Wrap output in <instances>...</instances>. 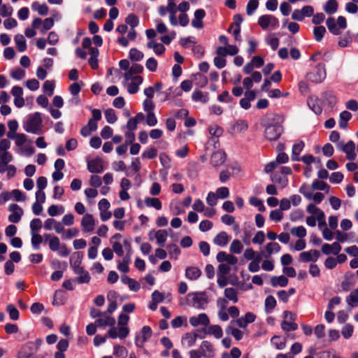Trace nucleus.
Segmentation results:
<instances>
[{
  "mask_svg": "<svg viewBox=\"0 0 358 358\" xmlns=\"http://www.w3.org/2000/svg\"><path fill=\"white\" fill-rule=\"evenodd\" d=\"M281 328L285 331H291L297 329L298 325L294 322L283 320L281 323Z\"/></svg>",
  "mask_w": 358,
  "mask_h": 358,
  "instance_id": "obj_58",
  "label": "nucleus"
},
{
  "mask_svg": "<svg viewBox=\"0 0 358 358\" xmlns=\"http://www.w3.org/2000/svg\"><path fill=\"white\" fill-rule=\"evenodd\" d=\"M206 334L213 335L216 339H220L223 336V331L220 325L210 324L207 326Z\"/></svg>",
  "mask_w": 358,
  "mask_h": 358,
  "instance_id": "obj_25",
  "label": "nucleus"
},
{
  "mask_svg": "<svg viewBox=\"0 0 358 358\" xmlns=\"http://www.w3.org/2000/svg\"><path fill=\"white\" fill-rule=\"evenodd\" d=\"M256 317V315L253 313L247 312L244 316L238 318L236 320V323L240 328L244 329L247 327L248 324L255 322Z\"/></svg>",
  "mask_w": 358,
  "mask_h": 358,
  "instance_id": "obj_17",
  "label": "nucleus"
},
{
  "mask_svg": "<svg viewBox=\"0 0 358 358\" xmlns=\"http://www.w3.org/2000/svg\"><path fill=\"white\" fill-rule=\"evenodd\" d=\"M168 237L167 231L164 229H159L155 233V238L157 241V245L164 246Z\"/></svg>",
  "mask_w": 358,
  "mask_h": 358,
  "instance_id": "obj_35",
  "label": "nucleus"
},
{
  "mask_svg": "<svg viewBox=\"0 0 358 358\" xmlns=\"http://www.w3.org/2000/svg\"><path fill=\"white\" fill-rule=\"evenodd\" d=\"M55 83L54 80H46L43 85V92L48 96H51L55 90Z\"/></svg>",
  "mask_w": 358,
  "mask_h": 358,
  "instance_id": "obj_43",
  "label": "nucleus"
},
{
  "mask_svg": "<svg viewBox=\"0 0 358 358\" xmlns=\"http://www.w3.org/2000/svg\"><path fill=\"white\" fill-rule=\"evenodd\" d=\"M346 301L351 307H355L358 305V289H355L350 293Z\"/></svg>",
  "mask_w": 358,
  "mask_h": 358,
  "instance_id": "obj_51",
  "label": "nucleus"
},
{
  "mask_svg": "<svg viewBox=\"0 0 358 358\" xmlns=\"http://www.w3.org/2000/svg\"><path fill=\"white\" fill-rule=\"evenodd\" d=\"M31 9L36 11L41 15H45L48 12V7L45 3H40L38 1H34L31 4Z\"/></svg>",
  "mask_w": 358,
  "mask_h": 358,
  "instance_id": "obj_37",
  "label": "nucleus"
},
{
  "mask_svg": "<svg viewBox=\"0 0 358 358\" xmlns=\"http://www.w3.org/2000/svg\"><path fill=\"white\" fill-rule=\"evenodd\" d=\"M200 350L203 357L213 358L215 356V350L213 345L208 341H203L200 345Z\"/></svg>",
  "mask_w": 358,
  "mask_h": 358,
  "instance_id": "obj_19",
  "label": "nucleus"
},
{
  "mask_svg": "<svg viewBox=\"0 0 358 358\" xmlns=\"http://www.w3.org/2000/svg\"><path fill=\"white\" fill-rule=\"evenodd\" d=\"M42 227V222L38 218L33 219L30 222V230H31V234L32 233H38L39 230Z\"/></svg>",
  "mask_w": 358,
  "mask_h": 358,
  "instance_id": "obj_59",
  "label": "nucleus"
},
{
  "mask_svg": "<svg viewBox=\"0 0 358 358\" xmlns=\"http://www.w3.org/2000/svg\"><path fill=\"white\" fill-rule=\"evenodd\" d=\"M31 243L32 248L35 250H38L41 248V244L43 243V237L38 233H32L31 234Z\"/></svg>",
  "mask_w": 358,
  "mask_h": 358,
  "instance_id": "obj_40",
  "label": "nucleus"
},
{
  "mask_svg": "<svg viewBox=\"0 0 358 358\" xmlns=\"http://www.w3.org/2000/svg\"><path fill=\"white\" fill-rule=\"evenodd\" d=\"M201 275V271L196 266H189L186 268L185 276L191 280L198 279Z\"/></svg>",
  "mask_w": 358,
  "mask_h": 358,
  "instance_id": "obj_27",
  "label": "nucleus"
},
{
  "mask_svg": "<svg viewBox=\"0 0 358 358\" xmlns=\"http://www.w3.org/2000/svg\"><path fill=\"white\" fill-rule=\"evenodd\" d=\"M145 203L147 206L155 208L157 210L162 208V203L158 198L146 197L145 199Z\"/></svg>",
  "mask_w": 358,
  "mask_h": 358,
  "instance_id": "obj_45",
  "label": "nucleus"
},
{
  "mask_svg": "<svg viewBox=\"0 0 358 358\" xmlns=\"http://www.w3.org/2000/svg\"><path fill=\"white\" fill-rule=\"evenodd\" d=\"M290 233L299 238H303L306 236V229L303 226L295 227L291 229Z\"/></svg>",
  "mask_w": 358,
  "mask_h": 358,
  "instance_id": "obj_52",
  "label": "nucleus"
},
{
  "mask_svg": "<svg viewBox=\"0 0 358 358\" xmlns=\"http://www.w3.org/2000/svg\"><path fill=\"white\" fill-rule=\"evenodd\" d=\"M48 245L51 251L55 252L59 250L61 245L59 238L56 236H53L48 241Z\"/></svg>",
  "mask_w": 358,
  "mask_h": 358,
  "instance_id": "obj_57",
  "label": "nucleus"
},
{
  "mask_svg": "<svg viewBox=\"0 0 358 358\" xmlns=\"http://www.w3.org/2000/svg\"><path fill=\"white\" fill-rule=\"evenodd\" d=\"M283 132L282 127L279 123H269L266 126L264 136L268 141H276Z\"/></svg>",
  "mask_w": 358,
  "mask_h": 358,
  "instance_id": "obj_4",
  "label": "nucleus"
},
{
  "mask_svg": "<svg viewBox=\"0 0 358 358\" xmlns=\"http://www.w3.org/2000/svg\"><path fill=\"white\" fill-rule=\"evenodd\" d=\"M41 341L37 340L34 342H27L22 345L18 352V358H29L32 355L38 351Z\"/></svg>",
  "mask_w": 358,
  "mask_h": 358,
  "instance_id": "obj_5",
  "label": "nucleus"
},
{
  "mask_svg": "<svg viewBox=\"0 0 358 358\" xmlns=\"http://www.w3.org/2000/svg\"><path fill=\"white\" fill-rule=\"evenodd\" d=\"M192 98L196 102L206 103L208 101L207 94H204L200 90H194L192 92Z\"/></svg>",
  "mask_w": 358,
  "mask_h": 358,
  "instance_id": "obj_50",
  "label": "nucleus"
},
{
  "mask_svg": "<svg viewBox=\"0 0 358 358\" xmlns=\"http://www.w3.org/2000/svg\"><path fill=\"white\" fill-rule=\"evenodd\" d=\"M10 145L11 143L8 139H0V162H13V156L10 152H8Z\"/></svg>",
  "mask_w": 358,
  "mask_h": 358,
  "instance_id": "obj_7",
  "label": "nucleus"
},
{
  "mask_svg": "<svg viewBox=\"0 0 358 358\" xmlns=\"http://www.w3.org/2000/svg\"><path fill=\"white\" fill-rule=\"evenodd\" d=\"M323 99L330 108H333L337 102L336 96L331 92H324L323 94Z\"/></svg>",
  "mask_w": 358,
  "mask_h": 358,
  "instance_id": "obj_49",
  "label": "nucleus"
},
{
  "mask_svg": "<svg viewBox=\"0 0 358 358\" xmlns=\"http://www.w3.org/2000/svg\"><path fill=\"white\" fill-rule=\"evenodd\" d=\"M244 257L248 260H255L257 257H261L260 255L257 253L252 248L245 249L243 253Z\"/></svg>",
  "mask_w": 358,
  "mask_h": 358,
  "instance_id": "obj_60",
  "label": "nucleus"
},
{
  "mask_svg": "<svg viewBox=\"0 0 358 358\" xmlns=\"http://www.w3.org/2000/svg\"><path fill=\"white\" fill-rule=\"evenodd\" d=\"M8 131L7 132V137L9 138L12 135H15L17 133L18 129V122L15 120H9L8 122Z\"/></svg>",
  "mask_w": 358,
  "mask_h": 358,
  "instance_id": "obj_56",
  "label": "nucleus"
},
{
  "mask_svg": "<svg viewBox=\"0 0 358 358\" xmlns=\"http://www.w3.org/2000/svg\"><path fill=\"white\" fill-rule=\"evenodd\" d=\"M226 159V154L220 150L215 151L210 157V164L216 167L224 164Z\"/></svg>",
  "mask_w": 358,
  "mask_h": 358,
  "instance_id": "obj_22",
  "label": "nucleus"
},
{
  "mask_svg": "<svg viewBox=\"0 0 358 358\" xmlns=\"http://www.w3.org/2000/svg\"><path fill=\"white\" fill-rule=\"evenodd\" d=\"M265 41L273 50H276L279 45V39L273 37L272 34L267 36L265 38Z\"/></svg>",
  "mask_w": 358,
  "mask_h": 358,
  "instance_id": "obj_61",
  "label": "nucleus"
},
{
  "mask_svg": "<svg viewBox=\"0 0 358 358\" xmlns=\"http://www.w3.org/2000/svg\"><path fill=\"white\" fill-rule=\"evenodd\" d=\"M209 298L206 292H191L185 298L180 299L181 306H187L196 310H203L207 308Z\"/></svg>",
  "mask_w": 358,
  "mask_h": 358,
  "instance_id": "obj_1",
  "label": "nucleus"
},
{
  "mask_svg": "<svg viewBox=\"0 0 358 358\" xmlns=\"http://www.w3.org/2000/svg\"><path fill=\"white\" fill-rule=\"evenodd\" d=\"M351 117L352 115L350 112L347 110L341 112L339 115V127L343 129H345L348 127V122L351 119Z\"/></svg>",
  "mask_w": 358,
  "mask_h": 358,
  "instance_id": "obj_33",
  "label": "nucleus"
},
{
  "mask_svg": "<svg viewBox=\"0 0 358 358\" xmlns=\"http://www.w3.org/2000/svg\"><path fill=\"white\" fill-rule=\"evenodd\" d=\"M217 199H224L229 196V190L226 187H219L214 192Z\"/></svg>",
  "mask_w": 358,
  "mask_h": 358,
  "instance_id": "obj_64",
  "label": "nucleus"
},
{
  "mask_svg": "<svg viewBox=\"0 0 358 358\" xmlns=\"http://www.w3.org/2000/svg\"><path fill=\"white\" fill-rule=\"evenodd\" d=\"M337 148L346 155L348 160L354 161L356 159L355 144L352 141H348L346 143H338Z\"/></svg>",
  "mask_w": 358,
  "mask_h": 358,
  "instance_id": "obj_8",
  "label": "nucleus"
},
{
  "mask_svg": "<svg viewBox=\"0 0 358 358\" xmlns=\"http://www.w3.org/2000/svg\"><path fill=\"white\" fill-rule=\"evenodd\" d=\"M23 129L29 134L40 135L43 133V115L35 112L26 116L22 122Z\"/></svg>",
  "mask_w": 358,
  "mask_h": 358,
  "instance_id": "obj_2",
  "label": "nucleus"
},
{
  "mask_svg": "<svg viewBox=\"0 0 358 358\" xmlns=\"http://www.w3.org/2000/svg\"><path fill=\"white\" fill-rule=\"evenodd\" d=\"M307 80L315 83H320L326 78V69L324 64H318L306 76Z\"/></svg>",
  "mask_w": 358,
  "mask_h": 358,
  "instance_id": "obj_6",
  "label": "nucleus"
},
{
  "mask_svg": "<svg viewBox=\"0 0 358 358\" xmlns=\"http://www.w3.org/2000/svg\"><path fill=\"white\" fill-rule=\"evenodd\" d=\"M308 107L316 115H320L322 112V106H320V100L317 97L310 96L307 100Z\"/></svg>",
  "mask_w": 358,
  "mask_h": 358,
  "instance_id": "obj_23",
  "label": "nucleus"
},
{
  "mask_svg": "<svg viewBox=\"0 0 358 358\" xmlns=\"http://www.w3.org/2000/svg\"><path fill=\"white\" fill-rule=\"evenodd\" d=\"M228 31L234 36L235 41L239 42L241 41L240 24H232L228 29Z\"/></svg>",
  "mask_w": 358,
  "mask_h": 358,
  "instance_id": "obj_48",
  "label": "nucleus"
},
{
  "mask_svg": "<svg viewBox=\"0 0 358 358\" xmlns=\"http://www.w3.org/2000/svg\"><path fill=\"white\" fill-rule=\"evenodd\" d=\"M265 249L266 251V257H269L272 254L278 253L280 251V245L276 242H270L266 244L265 246Z\"/></svg>",
  "mask_w": 358,
  "mask_h": 358,
  "instance_id": "obj_38",
  "label": "nucleus"
},
{
  "mask_svg": "<svg viewBox=\"0 0 358 358\" xmlns=\"http://www.w3.org/2000/svg\"><path fill=\"white\" fill-rule=\"evenodd\" d=\"M143 79L140 76H135L130 83H127V91L130 94H134L139 90V85L142 84Z\"/></svg>",
  "mask_w": 358,
  "mask_h": 358,
  "instance_id": "obj_20",
  "label": "nucleus"
},
{
  "mask_svg": "<svg viewBox=\"0 0 358 358\" xmlns=\"http://www.w3.org/2000/svg\"><path fill=\"white\" fill-rule=\"evenodd\" d=\"M143 57V53L136 48H131L129 51V57L133 61H141Z\"/></svg>",
  "mask_w": 358,
  "mask_h": 358,
  "instance_id": "obj_63",
  "label": "nucleus"
},
{
  "mask_svg": "<svg viewBox=\"0 0 358 358\" xmlns=\"http://www.w3.org/2000/svg\"><path fill=\"white\" fill-rule=\"evenodd\" d=\"M147 47L150 49H152L157 55H162L165 51L164 46L155 40L150 41L147 43Z\"/></svg>",
  "mask_w": 358,
  "mask_h": 358,
  "instance_id": "obj_32",
  "label": "nucleus"
},
{
  "mask_svg": "<svg viewBox=\"0 0 358 358\" xmlns=\"http://www.w3.org/2000/svg\"><path fill=\"white\" fill-rule=\"evenodd\" d=\"M271 342L277 350H282L286 348L287 341L285 338H281L278 336L272 337Z\"/></svg>",
  "mask_w": 358,
  "mask_h": 358,
  "instance_id": "obj_34",
  "label": "nucleus"
},
{
  "mask_svg": "<svg viewBox=\"0 0 358 358\" xmlns=\"http://www.w3.org/2000/svg\"><path fill=\"white\" fill-rule=\"evenodd\" d=\"M134 24H120L116 31L121 34L117 38V42L122 46L127 47L130 41L136 38V32Z\"/></svg>",
  "mask_w": 358,
  "mask_h": 358,
  "instance_id": "obj_3",
  "label": "nucleus"
},
{
  "mask_svg": "<svg viewBox=\"0 0 358 358\" xmlns=\"http://www.w3.org/2000/svg\"><path fill=\"white\" fill-rule=\"evenodd\" d=\"M303 148L304 143L302 141H298L293 145L291 157L292 161H299L301 159L299 156Z\"/></svg>",
  "mask_w": 358,
  "mask_h": 358,
  "instance_id": "obj_24",
  "label": "nucleus"
},
{
  "mask_svg": "<svg viewBox=\"0 0 358 358\" xmlns=\"http://www.w3.org/2000/svg\"><path fill=\"white\" fill-rule=\"evenodd\" d=\"M80 224L84 232H91L95 228V220L91 214H85L81 220Z\"/></svg>",
  "mask_w": 358,
  "mask_h": 358,
  "instance_id": "obj_14",
  "label": "nucleus"
},
{
  "mask_svg": "<svg viewBox=\"0 0 358 358\" xmlns=\"http://www.w3.org/2000/svg\"><path fill=\"white\" fill-rule=\"evenodd\" d=\"M329 31L334 35H340L347 29V24H327Z\"/></svg>",
  "mask_w": 358,
  "mask_h": 358,
  "instance_id": "obj_31",
  "label": "nucleus"
},
{
  "mask_svg": "<svg viewBox=\"0 0 358 358\" xmlns=\"http://www.w3.org/2000/svg\"><path fill=\"white\" fill-rule=\"evenodd\" d=\"M8 210L11 213L8 216V220L12 223H17L21 220L24 211L17 204L11 203L8 206Z\"/></svg>",
  "mask_w": 358,
  "mask_h": 358,
  "instance_id": "obj_11",
  "label": "nucleus"
},
{
  "mask_svg": "<svg viewBox=\"0 0 358 358\" xmlns=\"http://www.w3.org/2000/svg\"><path fill=\"white\" fill-rule=\"evenodd\" d=\"M320 257V253L317 250H310L300 253L299 259L302 262H316Z\"/></svg>",
  "mask_w": 358,
  "mask_h": 358,
  "instance_id": "obj_12",
  "label": "nucleus"
},
{
  "mask_svg": "<svg viewBox=\"0 0 358 358\" xmlns=\"http://www.w3.org/2000/svg\"><path fill=\"white\" fill-rule=\"evenodd\" d=\"M15 42L20 52H24L27 49V43L24 36L22 34H17L15 36Z\"/></svg>",
  "mask_w": 358,
  "mask_h": 358,
  "instance_id": "obj_46",
  "label": "nucleus"
},
{
  "mask_svg": "<svg viewBox=\"0 0 358 358\" xmlns=\"http://www.w3.org/2000/svg\"><path fill=\"white\" fill-rule=\"evenodd\" d=\"M191 326L196 327L200 325L207 327L210 324V320L208 315L204 313H199L198 315L192 316L189 320Z\"/></svg>",
  "mask_w": 358,
  "mask_h": 358,
  "instance_id": "obj_13",
  "label": "nucleus"
},
{
  "mask_svg": "<svg viewBox=\"0 0 358 358\" xmlns=\"http://www.w3.org/2000/svg\"><path fill=\"white\" fill-rule=\"evenodd\" d=\"M227 334H231L236 341H240L243 338V332L237 328L229 327L227 328Z\"/></svg>",
  "mask_w": 358,
  "mask_h": 358,
  "instance_id": "obj_62",
  "label": "nucleus"
},
{
  "mask_svg": "<svg viewBox=\"0 0 358 358\" xmlns=\"http://www.w3.org/2000/svg\"><path fill=\"white\" fill-rule=\"evenodd\" d=\"M243 245L238 239H234L229 246V251L233 254H240L243 251Z\"/></svg>",
  "mask_w": 358,
  "mask_h": 358,
  "instance_id": "obj_44",
  "label": "nucleus"
},
{
  "mask_svg": "<svg viewBox=\"0 0 358 358\" xmlns=\"http://www.w3.org/2000/svg\"><path fill=\"white\" fill-rule=\"evenodd\" d=\"M110 338L115 339L119 338L120 339L125 338L129 334V329L127 327L117 325L115 327V325L110 328L108 331Z\"/></svg>",
  "mask_w": 358,
  "mask_h": 358,
  "instance_id": "obj_9",
  "label": "nucleus"
},
{
  "mask_svg": "<svg viewBox=\"0 0 358 358\" xmlns=\"http://www.w3.org/2000/svg\"><path fill=\"white\" fill-rule=\"evenodd\" d=\"M313 189L324 190L329 192L330 187L323 181L315 180L311 185Z\"/></svg>",
  "mask_w": 358,
  "mask_h": 358,
  "instance_id": "obj_53",
  "label": "nucleus"
},
{
  "mask_svg": "<svg viewBox=\"0 0 358 358\" xmlns=\"http://www.w3.org/2000/svg\"><path fill=\"white\" fill-rule=\"evenodd\" d=\"M8 138L13 140L15 145L19 148L24 145L28 141L27 136L23 133H18L15 135H12Z\"/></svg>",
  "mask_w": 358,
  "mask_h": 358,
  "instance_id": "obj_28",
  "label": "nucleus"
},
{
  "mask_svg": "<svg viewBox=\"0 0 358 358\" xmlns=\"http://www.w3.org/2000/svg\"><path fill=\"white\" fill-rule=\"evenodd\" d=\"M276 300L273 296H268L264 302L265 312L268 314L272 313L276 306Z\"/></svg>",
  "mask_w": 358,
  "mask_h": 358,
  "instance_id": "obj_36",
  "label": "nucleus"
},
{
  "mask_svg": "<svg viewBox=\"0 0 358 358\" xmlns=\"http://www.w3.org/2000/svg\"><path fill=\"white\" fill-rule=\"evenodd\" d=\"M230 237L227 232L221 231L214 237L213 243L216 245L224 247L228 243Z\"/></svg>",
  "mask_w": 358,
  "mask_h": 358,
  "instance_id": "obj_26",
  "label": "nucleus"
},
{
  "mask_svg": "<svg viewBox=\"0 0 358 358\" xmlns=\"http://www.w3.org/2000/svg\"><path fill=\"white\" fill-rule=\"evenodd\" d=\"M113 355L118 358H126L128 351L124 347L116 345L114 346Z\"/></svg>",
  "mask_w": 358,
  "mask_h": 358,
  "instance_id": "obj_55",
  "label": "nucleus"
},
{
  "mask_svg": "<svg viewBox=\"0 0 358 358\" xmlns=\"http://www.w3.org/2000/svg\"><path fill=\"white\" fill-rule=\"evenodd\" d=\"M65 211L62 206L51 205L48 208V213L51 217H55L59 214H62Z\"/></svg>",
  "mask_w": 358,
  "mask_h": 358,
  "instance_id": "obj_47",
  "label": "nucleus"
},
{
  "mask_svg": "<svg viewBox=\"0 0 358 358\" xmlns=\"http://www.w3.org/2000/svg\"><path fill=\"white\" fill-rule=\"evenodd\" d=\"M324 10L329 15L336 12L338 9V3L336 0H328L323 6Z\"/></svg>",
  "mask_w": 358,
  "mask_h": 358,
  "instance_id": "obj_39",
  "label": "nucleus"
},
{
  "mask_svg": "<svg viewBox=\"0 0 358 358\" xmlns=\"http://www.w3.org/2000/svg\"><path fill=\"white\" fill-rule=\"evenodd\" d=\"M209 133L211 136L210 140L213 141L215 144L217 143L216 138L220 137L223 134V129L217 124H213L209 127Z\"/></svg>",
  "mask_w": 358,
  "mask_h": 358,
  "instance_id": "obj_29",
  "label": "nucleus"
},
{
  "mask_svg": "<svg viewBox=\"0 0 358 358\" xmlns=\"http://www.w3.org/2000/svg\"><path fill=\"white\" fill-rule=\"evenodd\" d=\"M224 297L234 303L238 301V291L233 287H227L224 291Z\"/></svg>",
  "mask_w": 358,
  "mask_h": 358,
  "instance_id": "obj_30",
  "label": "nucleus"
},
{
  "mask_svg": "<svg viewBox=\"0 0 358 358\" xmlns=\"http://www.w3.org/2000/svg\"><path fill=\"white\" fill-rule=\"evenodd\" d=\"M109 315L106 312H103L101 317L96 320L97 325L101 327L110 326L111 328L113 327L115 324V319Z\"/></svg>",
  "mask_w": 358,
  "mask_h": 358,
  "instance_id": "obj_16",
  "label": "nucleus"
},
{
  "mask_svg": "<svg viewBox=\"0 0 358 358\" xmlns=\"http://www.w3.org/2000/svg\"><path fill=\"white\" fill-rule=\"evenodd\" d=\"M198 334L194 333H186L182 336L181 343L185 348H190L195 345Z\"/></svg>",
  "mask_w": 358,
  "mask_h": 358,
  "instance_id": "obj_21",
  "label": "nucleus"
},
{
  "mask_svg": "<svg viewBox=\"0 0 358 358\" xmlns=\"http://www.w3.org/2000/svg\"><path fill=\"white\" fill-rule=\"evenodd\" d=\"M10 162H0V174L7 173V178L10 179L13 178L17 172V169L13 164H10Z\"/></svg>",
  "mask_w": 358,
  "mask_h": 358,
  "instance_id": "obj_18",
  "label": "nucleus"
},
{
  "mask_svg": "<svg viewBox=\"0 0 358 358\" xmlns=\"http://www.w3.org/2000/svg\"><path fill=\"white\" fill-rule=\"evenodd\" d=\"M78 275V277L76 278V280L79 284L87 283L90 282L91 278L89 273L84 269L82 266V271L80 273H76Z\"/></svg>",
  "mask_w": 358,
  "mask_h": 358,
  "instance_id": "obj_41",
  "label": "nucleus"
},
{
  "mask_svg": "<svg viewBox=\"0 0 358 358\" xmlns=\"http://www.w3.org/2000/svg\"><path fill=\"white\" fill-rule=\"evenodd\" d=\"M152 329L148 326H144L141 332L136 336L135 344L137 347L142 348L144 343L151 337Z\"/></svg>",
  "mask_w": 358,
  "mask_h": 358,
  "instance_id": "obj_10",
  "label": "nucleus"
},
{
  "mask_svg": "<svg viewBox=\"0 0 358 358\" xmlns=\"http://www.w3.org/2000/svg\"><path fill=\"white\" fill-rule=\"evenodd\" d=\"M87 169L92 173H100L103 171V162L101 158L96 157L87 162Z\"/></svg>",
  "mask_w": 358,
  "mask_h": 358,
  "instance_id": "obj_15",
  "label": "nucleus"
},
{
  "mask_svg": "<svg viewBox=\"0 0 358 358\" xmlns=\"http://www.w3.org/2000/svg\"><path fill=\"white\" fill-rule=\"evenodd\" d=\"M271 284L273 287H286L288 284V279L284 275L275 276L271 278Z\"/></svg>",
  "mask_w": 358,
  "mask_h": 358,
  "instance_id": "obj_42",
  "label": "nucleus"
},
{
  "mask_svg": "<svg viewBox=\"0 0 358 358\" xmlns=\"http://www.w3.org/2000/svg\"><path fill=\"white\" fill-rule=\"evenodd\" d=\"M326 32V28L324 26H316L313 29V34L317 41H321Z\"/></svg>",
  "mask_w": 358,
  "mask_h": 358,
  "instance_id": "obj_54",
  "label": "nucleus"
}]
</instances>
